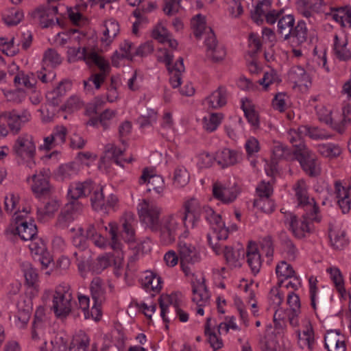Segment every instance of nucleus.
I'll use <instances>...</instances> for the list:
<instances>
[{"label": "nucleus", "instance_id": "1", "mask_svg": "<svg viewBox=\"0 0 351 351\" xmlns=\"http://www.w3.org/2000/svg\"><path fill=\"white\" fill-rule=\"evenodd\" d=\"M187 221L181 215L180 212L164 215L160 223L158 234L160 241L165 245H169L176 241V237L181 234L185 238L189 235Z\"/></svg>", "mask_w": 351, "mask_h": 351}, {"label": "nucleus", "instance_id": "2", "mask_svg": "<svg viewBox=\"0 0 351 351\" xmlns=\"http://www.w3.org/2000/svg\"><path fill=\"white\" fill-rule=\"evenodd\" d=\"M32 114L27 109L12 110L0 114V138L8 136L9 130L14 135L32 120Z\"/></svg>", "mask_w": 351, "mask_h": 351}, {"label": "nucleus", "instance_id": "3", "mask_svg": "<svg viewBox=\"0 0 351 351\" xmlns=\"http://www.w3.org/2000/svg\"><path fill=\"white\" fill-rule=\"evenodd\" d=\"M203 213L213 230L212 234H207L208 243L213 251L219 254L220 249L217 245V241L226 240L228 237V230L225 226L221 215L216 213L212 208L203 206Z\"/></svg>", "mask_w": 351, "mask_h": 351}, {"label": "nucleus", "instance_id": "4", "mask_svg": "<svg viewBox=\"0 0 351 351\" xmlns=\"http://www.w3.org/2000/svg\"><path fill=\"white\" fill-rule=\"evenodd\" d=\"M51 293L53 296L51 309L56 317H66L73 308V295L70 287L66 284H60L52 291H46L45 295Z\"/></svg>", "mask_w": 351, "mask_h": 351}, {"label": "nucleus", "instance_id": "5", "mask_svg": "<svg viewBox=\"0 0 351 351\" xmlns=\"http://www.w3.org/2000/svg\"><path fill=\"white\" fill-rule=\"evenodd\" d=\"M137 212L139 220L144 227L156 233L162 219V208L149 200L142 199L137 205Z\"/></svg>", "mask_w": 351, "mask_h": 351}, {"label": "nucleus", "instance_id": "6", "mask_svg": "<svg viewBox=\"0 0 351 351\" xmlns=\"http://www.w3.org/2000/svg\"><path fill=\"white\" fill-rule=\"evenodd\" d=\"M309 187L304 179L297 180L292 186L294 193V198L298 207L303 208L305 210H312V220L321 221V216L319 215V208L315 199L310 197L308 193Z\"/></svg>", "mask_w": 351, "mask_h": 351}, {"label": "nucleus", "instance_id": "7", "mask_svg": "<svg viewBox=\"0 0 351 351\" xmlns=\"http://www.w3.org/2000/svg\"><path fill=\"white\" fill-rule=\"evenodd\" d=\"M29 206H24L22 210L16 211L14 215V220L16 225V230L22 240H32L37 233V228L34 217L31 214Z\"/></svg>", "mask_w": 351, "mask_h": 351}, {"label": "nucleus", "instance_id": "8", "mask_svg": "<svg viewBox=\"0 0 351 351\" xmlns=\"http://www.w3.org/2000/svg\"><path fill=\"white\" fill-rule=\"evenodd\" d=\"M173 58L172 52L167 49H160L158 52V60L165 64L170 74L169 82L171 86L176 88L181 84L185 68L182 58H179L174 63L172 62Z\"/></svg>", "mask_w": 351, "mask_h": 351}, {"label": "nucleus", "instance_id": "9", "mask_svg": "<svg viewBox=\"0 0 351 351\" xmlns=\"http://www.w3.org/2000/svg\"><path fill=\"white\" fill-rule=\"evenodd\" d=\"M193 297L192 301L197 305L196 313L204 315V308L210 304V293L205 285V279L202 275L193 276L191 279Z\"/></svg>", "mask_w": 351, "mask_h": 351}, {"label": "nucleus", "instance_id": "10", "mask_svg": "<svg viewBox=\"0 0 351 351\" xmlns=\"http://www.w3.org/2000/svg\"><path fill=\"white\" fill-rule=\"evenodd\" d=\"M94 189V184L91 180H87L83 182H71L68 189L67 196L73 202L67 204L68 210H71L74 207L76 210H80L82 205L80 204L78 199L88 196Z\"/></svg>", "mask_w": 351, "mask_h": 351}, {"label": "nucleus", "instance_id": "11", "mask_svg": "<svg viewBox=\"0 0 351 351\" xmlns=\"http://www.w3.org/2000/svg\"><path fill=\"white\" fill-rule=\"evenodd\" d=\"M178 251L182 269L186 276H189L191 274V269L188 265H193L199 262L200 254L194 245L184 241L178 243Z\"/></svg>", "mask_w": 351, "mask_h": 351}, {"label": "nucleus", "instance_id": "12", "mask_svg": "<svg viewBox=\"0 0 351 351\" xmlns=\"http://www.w3.org/2000/svg\"><path fill=\"white\" fill-rule=\"evenodd\" d=\"M43 309H38L35 313V318L32 328V339L35 341L43 340V344L40 346L39 351H48L46 348L47 341L45 339V330L47 323L43 320ZM52 348L51 351H66L64 345H54L53 342H51Z\"/></svg>", "mask_w": 351, "mask_h": 351}, {"label": "nucleus", "instance_id": "13", "mask_svg": "<svg viewBox=\"0 0 351 351\" xmlns=\"http://www.w3.org/2000/svg\"><path fill=\"white\" fill-rule=\"evenodd\" d=\"M239 193L240 190L236 182H216L213 185L214 197L225 204L234 202Z\"/></svg>", "mask_w": 351, "mask_h": 351}, {"label": "nucleus", "instance_id": "14", "mask_svg": "<svg viewBox=\"0 0 351 351\" xmlns=\"http://www.w3.org/2000/svg\"><path fill=\"white\" fill-rule=\"evenodd\" d=\"M13 152L22 159H31L34 158L36 146L34 137L27 133L18 136L13 145Z\"/></svg>", "mask_w": 351, "mask_h": 351}, {"label": "nucleus", "instance_id": "15", "mask_svg": "<svg viewBox=\"0 0 351 351\" xmlns=\"http://www.w3.org/2000/svg\"><path fill=\"white\" fill-rule=\"evenodd\" d=\"M303 171L310 176H317L321 172L320 162L316 156L308 148L301 149L295 154Z\"/></svg>", "mask_w": 351, "mask_h": 351}, {"label": "nucleus", "instance_id": "16", "mask_svg": "<svg viewBox=\"0 0 351 351\" xmlns=\"http://www.w3.org/2000/svg\"><path fill=\"white\" fill-rule=\"evenodd\" d=\"M105 230L108 231L109 234V245L110 247L117 254V256L113 260V265L115 269H119L123 265L124 257L122 252L123 244L119 237V225L114 221L110 222L107 226H105Z\"/></svg>", "mask_w": 351, "mask_h": 351}, {"label": "nucleus", "instance_id": "17", "mask_svg": "<svg viewBox=\"0 0 351 351\" xmlns=\"http://www.w3.org/2000/svg\"><path fill=\"white\" fill-rule=\"evenodd\" d=\"M312 210H306L302 218L298 219L296 216L291 215L290 227L295 237L302 239L306 237L313 230L311 222H317L312 220Z\"/></svg>", "mask_w": 351, "mask_h": 351}, {"label": "nucleus", "instance_id": "18", "mask_svg": "<svg viewBox=\"0 0 351 351\" xmlns=\"http://www.w3.org/2000/svg\"><path fill=\"white\" fill-rule=\"evenodd\" d=\"M298 343L300 348H307L313 351L316 345V339L313 326L308 319L302 321V329L297 330Z\"/></svg>", "mask_w": 351, "mask_h": 351}, {"label": "nucleus", "instance_id": "19", "mask_svg": "<svg viewBox=\"0 0 351 351\" xmlns=\"http://www.w3.org/2000/svg\"><path fill=\"white\" fill-rule=\"evenodd\" d=\"M48 170L42 169L27 178L32 191L36 195H44L50 191Z\"/></svg>", "mask_w": 351, "mask_h": 351}, {"label": "nucleus", "instance_id": "20", "mask_svg": "<svg viewBox=\"0 0 351 351\" xmlns=\"http://www.w3.org/2000/svg\"><path fill=\"white\" fill-rule=\"evenodd\" d=\"M206 56L214 62L222 61L226 56V51L222 45L218 43L214 33H210L205 38Z\"/></svg>", "mask_w": 351, "mask_h": 351}, {"label": "nucleus", "instance_id": "21", "mask_svg": "<svg viewBox=\"0 0 351 351\" xmlns=\"http://www.w3.org/2000/svg\"><path fill=\"white\" fill-rule=\"evenodd\" d=\"M68 134L66 128L62 125L56 126L51 134L43 139V143L40 145V150L49 151L51 149L61 146L66 142Z\"/></svg>", "mask_w": 351, "mask_h": 351}, {"label": "nucleus", "instance_id": "22", "mask_svg": "<svg viewBox=\"0 0 351 351\" xmlns=\"http://www.w3.org/2000/svg\"><path fill=\"white\" fill-rule=\"evenodd\" d=\"M141 184H147V191H154L157 195H162L165 189V183L160 176L156 175L153 170L145 169L139 178Z\"/></svg>", "mask_w": 351, "mask_h": 351}, {"label": "nucleus", "instance_id": "23", "mask_svg": "<svg viewBox=\"0 0 351 351\" xmlns=\"http://www.w3.org/2000/svg\"><path fill=\"white\" fill-rule=\"evenodd\" d=\"M335 194L342 213H348L351 208V186L347 183L336 182Z\"/></svg>", "mask_w": 351, "mask_h": 351}, {"label": "nucleus", "instance_id": "24", "mask_svg": "<svg viewBox=\"0 0 351 351\" xmlns=\"http://www.w3.org/2000/svg\"><path fill=\"white\" fill-rule=\"evenodd\" d=\"M348 40L343 33L335 34L332 50L335 56L340 60H351V51L348 47Z\"/></svg>", "mask_w": 351, "mask_h": 351}, {"label": "nucleus", "instance_id": "25", "mask_svg": "<svg viewBox=\"0 0 351 351\" xmlns=\"http://www.w3.org/2000/svg\"><path fill=\"white\" fill-rule=\"evenodd\" d=\"M323 4V0H298L297 10L310 23L315 21V15L318 12L320 6Z\"/></svg>", "mask_w": 351, "mask_h": 351}, {"label": "nucleus", "instance_id": "26", "mask_svg": "<svg viewBox=\"0 0 351 351\" xmlns=\"http://www.w3.org/2000/svg\"><path fill=\"white\" fill-rule=\"evenodd\" d=\"M122 232L121 237L125 242L133 243L135 241V232L137 221L132 213H126L121 219Z\"/></svg>", "mask_w": 351, "mask_h": 351}, {"label": "nucleus", "instance_id": "27", "mask_svg": "<svg viewBox=\"0 0 351 351\" xmlns=\"http://www.w3.org/2000/svg\"><path fill=\"white\" fill-rule=\"evenodd\" d=\"M329 239L330 245L336 250H341L348 245L349 240L346 230L340 224H330Z\"/></svg>", "mask_w": 351, "mask_h": 351}, {"label": "nucleus", "instance_id": "28", "mask_svg": "<svg viewBox=\"0 0 351 351\" xmlns=\"http://www.w3.org/2000/svg\"><path fill=\"white\" fill-rule=\"evenodd\" d=\"M272 192L273 188L269 182L263 181L256 187L258 195L261 198H266L265 199L258 200L256 204L258 206H261V208L265 213H270L274 210V204L271 201L268 199V197L271 195Z\"/></svg>", "mask_w": 351, "mask_h": 351}, {"label": "nucleus", "instance_id": "29", "mask_svg": "<svg viewBox=\"0 0 351 351\" xmlns=\"http://www.w3.org/2000/svg\"><path fill=\"white\" fill-rule=\"evenodd\" d=\"M324 346L328 351H346L345 338L337 330L326 332L324 337Z\"/></svg>", "mask_w": 351, "mask_h": 351}, {"label": "nucleus", "instance_id": "30", "mask_svg": "<svg viewBox=\"0 0 351 351\" xmlns=\"http://www.w3.org/2000/svg\"><path fill=\"white\" fill-rule=\"evenodd\" d=\"M217 245L221 252H223L224 258L227 264L232 268L239 267L241 266V259L244 256L245 252L243 249L234 250L230 247H223L221 243L217 241Z\"/></svg>", "mask_w": 351, "mask_h": 351}, {"label": "nucleus", "instance_id": "31", "mask_svg": "<svg viewBox=\"0 0 351 351\" xmlns=\"http://www.w3.org/2000/svg\"><path fill=\"white\" fill-rule=\"evenodd\" d=\"M247 263L252 272L256 275L260 271L262 260L260 252L255 243L250 242L246 251Z\"/></svg>", "mask_w": 351, "mask_h": 351}, {"label": "nucleus", "instance_id": "32", "mask_svg": "<svg viewBox=\"0 0 351 351\" xmlns=\"http://www.w3.org/2000/svg\"><path fill=\"white\" fill-rule=\"evenodd\" d=\"M136 47L134 44L128 40H125L121 44L119 51H115L112 56V64L114 66H119V60L125 58L132 60L136 56Z\"/></svg>", "mask_w": 351, "mask_h": 351}, {"label": "nucleus", "instance_id": "33", "mask_svg": "<svg viewBox=\"0 0 351 351\" xmlns=\"http://www.w3.org/2000/svg\"><path fill=\"white\" fill-rule=\"evenodd\" d=\"M288 78L295 86L308 87L311 84L310 75L300 66L291 68L288 73Z\"/></svg>", "mask_w": 351, "mask_h": 351}, {"label": "nucleus", "instance_id": "34", "mask_svg": "<svg viewBox=\"0 0 351 351\" xmlns=\"http://www.w3.org/2000/svg\"><path fill=\"white\" fill-rule=\"evenodd\" d=\"M152 37L159 43L167 44L172 49H176L178 46L177 41L171 38V34L162 22H159L154 28Z\"/></svg>", "mask_w": 351, "mask_h": 351}, {"label": "nucleus", "instance_id": "35", "mask_svg": "<svg viewBox=\"0 0 351 351\" xmlns=\"http://www.w3.org/2000/svg\"><path fill=\"white\" fill-rule=\"evenodd\" d=\"M125 151V147L118 148L115 145L109 143L105 147L106 157L112 160L116 165L123 167L124 163H130L132 158L123 159L122 156Z\"/></svg>", "mask_w": 351, "mask_h": 351}, {"label": "nucleus", "instance_id": "36", "mask_svg": "<svg viewBox=\"0 0 351 351\" xmlns=\"http://www.w3.org/2000/svg\"><path fill=\"white\" fill-rule=\"evenodd\" d=\"M36 83L37 80L32 73H26L23 71H19L14 78L15 86L20 89L24 87L27 90L34 91Z\"/></svg>", "mask_w": 351, "mask_h": 351}, {"label": "nucleus", "instance_id": "37", "mask_svg": "<svg viewBox=\"0 0 351 351\" xmlns=\"http://www.w3.org/2000/svg\"><path fill=\"white\" fill-rule=\"evenodd\" d=\"M205 102L208 107L213 109L223 107L227 103V91L226 88L219 87L206 98Z\"/></svg>", "mask_w": 351, "mask_h": 351}, {"label": "nucleus", "instance_id": "38", "mask_svg": "<svg viewBox=\"0 0 351 351\" xmlns=\"http://www.w3.org/2000/svg\"><path fill=\"white\" fill-rule=\"evenodd\" d=\"M294 25L295 18L293 15L282 14L277 23V32L283 37L284 40H287L291 36Z\"/></svg>", "mask_w": 351, "mask_h": 351}, {"label": "nucleus", "instance_id": "39", "mask_svg": "<svg viewBox=\"0 0 351 351\" xmlns=\"http://www.w3.org/2000/svg\"><path fill=\"white\" fill-rule=\"evenodd\" d=\"M238 154L229 149L218 151L215 156V160L222 168L236 164L238 162Z\"/></svg>", "mask_w": 351, "mask_h": 351}, {"label": "nucleus", "instance_id": "40", "mask_svg": "<svg viewBox=\"0 0 351 351\" xmlns=\"http://www.w3.org/2000/svg\"><path fill=\"white\" fill-rule=\"evenodd\" d=\"M119 32V25L114 19H108L105 21L104 25L103 36L101 38V42L109 45Z\"/></svg>", "mask_w": 351, "mask_h": 351}, {"label": "nucleus", "instance_id": "41", "mask_svg": "<svg viewBox=\"0 0 351 351\" xmlns=\"http://www.w3.org/2000/svg\"><path fill=\"white\" fill-rule=\"evenodd\" d=\"M59 208L60 204L58 200H49L43 206L38 208V219L44 222L51 219L54 216L55 213L58 210Z\"/></svg>", "mask_w": 351, "mask_h": 351}, {"label": "nucleus", "instance_id": "42", "mask_svg": "<svg viewBox=\"0 0 351 351\" xmlns=\"http://www.w3.org/2000/svg\"><path fill=\"white\" fill-rule=\"evenodd\" d=\"M191 27L193 29L194 35L197 38L201 37L203 34H205L206 37H207L210 33H213L212 29L207 26L206 17L201 14L195 15L191 19Z\"/></svg>", "mask_w": 351, "mask_h": 351}, {"label": "nucleus", "instance_id": "43", "mask_svg": "<svg viewBox=\"0 0 351 351\" xmlns=\"http://www.w3.org/2000/svg\"><path fill=\"white\" fill-rule=\"evenodd\" d=\"M91 51H93V49L86 47H69L67 51L69 61L75 62L79 60H83L87 64Z\"/></svg>", "mask_w": 351, "mask_h": 351}, {"label": "nucleus", "instance_id": "44", "mask_svg": "<svg viewBox=\"0 0 351 351\" xmlns=\"http://www.w3.org/2000/svg\"><path fill=\"white\" fill-rule=\"evenodd\" d=\"M317 152L323 157L331 160L339 157L342 153V149L337 144L328 143L319 144L317 145Z\"/></svg>", "mask_w": 351, "mask_h": 351}, {"label": "nucleus", "instance_id": "45", "mask_svg": "<svg viewBox=\"0 0 351 351\" xmlns=\"http://www.w3.org/2000/svg\"><path fill=\"white\" fill-rule=\"evenodd\" d=\"M276 274L278 278V285L280 287L285 280L292 278L295 276V271L291 265L285 261H281L276 265Z\"/></svg>", "mask_w": 351, "mask_h": 351}, {"label": "nucleus", "instance_id": "46", "mask_svg": "<svg viewBox=\"0 0 351 351\" xmlns=\"http://www.w3.org/2000/svg\"><path fill=\"white\" fill-rule=\"evenodd\" d=\"M223 119V114L214 112L204 116L202 119L203 128L208 132H213L217 130Z\"/></svg>", "mask_w": 351, "mask_h": 351}, {"label": "nucleus", "instance_id": "47", "mask_svg": "<svg viewBox=\"0 0 351 351\" xmlns=\"http://www.w3.org/2000/svg\"><path fill=\"white\" fill-rule=\"evenodd\" d=\"M73 255L76 258L77 268L81 276L85 277L88 271H92V266L90 265L89 252L88 251L75 252Z\"/></svg>", "mask_w": 351, "mask_h": 351}, {"label": "nucleus", "instance_id": "48", "mask_svg": "<svg viewBox=\"0 0 351 351\" xmlns=\"http://www.w3.org/2000/svg\"><path fill=\"white\" fill-rule=\"evenodd\" d=\"M332 18L344 27H351V8L345 7L339 8L331 14Z\"/></svg>", "mask_w": 351, "mask_h": 351}, {"label": "nucleus", "instance_id": "49", "mask_svg": "<svg viewBox=\"0 0 351 351\" xmlns=\"http://www.w3.org/2000/svg\"><path fill=\"white\" fill-rule=\"evenodd\" d=\"M211 318L208 317L205 324L204 332L207 336L208 341L210 346L215 351L222 348L223 341L221 338L215 332V330L211 329Z\"/></svg>", "mask_w": 351, "mask_h": 351}, {"label": "nucleus", "instance_id": "50", "mask_svg": "<svg viewBox=\"0 0 351 351\" xmlns=\"http://www.w3.org/2000/svg\"><path fill=\"white\" fill-rule=\"evenodd\" d=\"M90 339L83 331L76 333L72 340L69 351H87Z\"/></svg>", "mask_w": 351, "mask_h": 351}, {"label": "nucleus", "instance_id": "51", "mask_svg": "<svg viewBox=\"0 0 351 351\" xmlns=\"http://www.w3.org/2000/svg\"><path fill=\"white\" fill-rule=\"evenodd\" d=\"M87 64L96 65L99 69V73L108 75L110 73V66L109 62L103 56L99 55L94 49L90 51V58L88 59Z\"/></svg>", "mask_w": 351, "mask_h": 351}, {"label": "nucleus", "instance_id": "52", "mask_svg": "<svg viewBox=\"0 0 351 351\" xmlns=\"http://www.w3.org/2000/svg\"><path fill=\"white\" fill-rule=\"evenodd\" d=\"M183 208L184 211L179 212L186 221L191 214L203 212V207L201 206L199 200L193 197L186 200L183 204Z\"/></svg>", "mask_w": 351, "mask_h": 351}, {"label": "nucleus", "instance_id": "53", "mask_svg": "<svg viewBox=\"0 0 351 351\" xmlns=\"http://www.w3.org/2000/svg\"><path fill=\"white\" fill-rule=\"evenodd\" d=\"M241 103V108L248 122L253 126H258V115L251 102L247 99H242Z\"/></svg>", "mask_w": 351, "mask_h": 351}, {"label": "nucleus", "instance_id": "54", "mask_svg": "<svg viewBox=\"0 0 351 351\" xmlns=\"http://www.w3.org/2000/svg\"><path fill=\"white\" fill-rule=\"evenodd\" d=\"M174 295H162L159 298V304L160 307V315L165 322H169L170 319L168 316L169 307H173L176 302H173Z\"/></svg>", "mask_w": 351, "mask_h": 351}, {"label": "nucleus", "instance_id": "55", "mask_svg": "<svg viewBox=\"0 0 351 351\" xmlns=\"http://www.w3.org/2000/svg\"><path fill=\"white\" fill-rule=\"evenodd\" d=\"M326 271L329 274L330 278L334 283L337 291L341 295L346 293V289L344 287V280L340 269L336 267H331L327 268Z\"/></svg>", "mask_w": 351, "mask_h": 351}, {"label": "nucleus", "instance_id": "56", "mask_svg": "<svg viewBox=\"0 0 351 351\" xmlns=\"http://www.w3.org/2000/svg\"><path fill=\"white\" fill-rule=\"evenodd\" d=\"M19 311L16 316L17 319V322H16V324L19 328L24 327L29 320L31 317L32 306L31 302L29 300L28 304L25 305V307L23 308L21 303L18 304Z\"/></svg>", "mask_w": 351, "mask_h": 351}, {"label": "nucleus", "instance_id": "57", "mask_svg": "<svg viewBox=\"0 0 351 351\" xmlns=\"http://www.w3.org/2000/svg\"><path fill=\"white\" fill-rule=\"evenodd\" d=\"M19 43L15 45V38L12 36L10 39L6 38H0V49L8 56H14L19 52Z\"/></svg>", "mask_w": 351, "mask_h": 351}, {"label": "nucleus", "instance_id": "58", "mask_svg": "<svg viewBox=\"0 0 351 351\" xmlns=\"http://www.w3.org/2000/svg\"><path fill=\"white\" fill-rule=\"evenodd\" d=\"M20 197L18 194L10 193L5 196L4 198V208L8 213H12L15 211L22 210L19 206Z\"/></svg>", "mask_w": 351, "mask_h": 351}, {"label": "nucleus", "instance_id": "59", "mask_svg": "<svg viewBox=\"0 0 351 351\" xmlns=\"http://www.w3.org/2000/svg\"><path fill=\"white\" fill-rule=\"evenodd\" d=\"M93 193L90 197L93 208L96 210H102L105 206V199L103 193V187L94 185V189L92 191Z\"/></svg>", "mask_w": 351, "mask_h": 351}, {"label": "nucleus", "instance_id": "60", "mask_svg": "<svg viewBox=\"0 0 351 351\" xmlns=\"http://www.w3.org/2000/svg\"><path fill=\"white\" fill-rule=\"evenodd\" d=\"M270 6L271 0H258L252 15L253 20L257 23L262 21V17L269 10Z\"/></svg>", "mask_w": 351, "mask_h": 351}, {"label": "nucleus", "instance_id": "61", "mask_svg": "<svg viewBox=\"0 0 351 351\" xmlns=\"http://www.w3.org/2000/svg\"><path fill=\"white\" fill-rule=\"evenodd\" d=\"M112 256L110 254H104L99 256L92 265V271L99 274L112 265Z\"/></svg>", "mask_w": 351, "mask_h": 351}, {"label": "nucleus", "instance_id": "62", "mask_svg": "<svg viewBox=\"0 0 351 351\" xmlns=\"http://www.w3.org/2000/svg\"><path fill=\"white\" fill-rule=\"evenodd\" d=\"M189 182V173L184 167H178L174 171L173 184L177 187H183Z\"/></svg>", "mask_w": 351, "mask_h": 351}, {"label": "nucleus", "instance_id": "63", "mask_svg": "<svg viewBox=\"0 0 351 351\" xmlns=\"http://www.w3.org/2000/svg\"><path fill=\"white\" fill-rule=\"evenodd\" d=\"M87 8L86 3L84 4H77L75 8H71L68 10V16L69 19L75 25H80L84 21V16L82 12Z\"/></svg>", "mask_w": 351, "mask_h": 351}, {"label": "nucleus", "instance_id": "64", "mask_svg": "<svg viewBox=\"0 0 351 351\" xmlns=\"http://www.w3.org/2000/svg\"><path fill=\"white\" fill-rule=\"evenodd\" d=\"M73 232L72 236V242L73 245L81 249L82 252L86 247V237L84 234V230L82 228L78 226L73 228L71 230Z\"/></svg>", "mask_w": 351, "mask_h": 351}]
</instances>
